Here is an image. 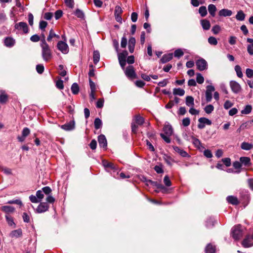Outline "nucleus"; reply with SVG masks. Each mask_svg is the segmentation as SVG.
Here are the masks:
<instances>
[{"label": "nucleus", "mask_w": 253, "mask_h": 253, "mask_svg": "<svg viewBox=\"0 0 253 253\" xmlns=\"http://www.w3.org/2000/svg\"><path fill=\"white\" fill-rule=\"evenodd\" d=\"M42 36L43 39L41 40V43L42 55L45 61H48L52 57V52L49 45L45 42L44 36L43 35Z\"/></svg>", "instance_id": "obj_1"}, {"label": "nucleus", "mask_w": 253, "mask_h": 253, "mask_svg": "<svg viewBox=\"0 0 253 253\" xmlns=\"http://www.w3.org/2000/svg\"><path fill=\"white\" fill-rule=\"evenodd\" d=\"M232 237L235 240H239L243 235V229L240 225L234 226L232 229Z\"/></svg>", "instance_id": "obj_2"}, {"label": "nucleus", "mask_w": 253, "mask_h": 253, "mask_svg": "<svg viewBox=\"0 0 253 253\" xmlns=\"http://www.w3.org/2000/svg\"><path fill=\"white\" fill-rule=\"evenodd\" d=\"M125 73L126 76L129 79H133L137 78L136 74L132 66H128L126 68Z\"/></svg>", "instance_id": "obj_3"}, {"label": "nucleus", "mask_w": 253, "mask_h": 253, "mask_svg": "<svg viewBox=\"0 0 253 253\" xmlns=\"http://www.w3.org/2000/svg\"><path fill=\"white\" fill-rule=\"evenodd\" d=\"M58 49L63 53L67 54L69 52V47L67 44L62 41H59L57 45Z\"/></svg>", "instance_id": "obj_4"}, {"label": "nucleus", "mask_w": 253, "mask_h": 253, "mask_svg": "<svg viewBox=\"0 0 253 253\" xmlns=\"http://www.w3.org/2000/svg\"><path fill=\"white\" fill-rule=\"evenodd\" d=\"M198 121L199 123L198 125V127L200 129L204 128L205 127V125H211V121L204 117L199 118Z\"/></svg>", "instance_id": "obj_5"}, {"label": "nucleus", "mask_w": 253, "mask_h": 253, "mask_svg": "<svg viewBox=\"0 0 253 253\" xmlns=\"http://www.w3.org/2000/svg\"><path fill=\"white\" fill-rule=\"evenodd\" d=\"M14 27L19 31L22 30L25 34L28 32V25L25 22H21L17 23L15 25Z\"/></svg>", "instance_id": "obj_6"}, {"label": "nucleus", "mask_w": 253, "mask_h": 253, "mask_svg": "<svg viewBox=\"0 0 253 253\" xmlns=\"http://www.w3.org/2000/svg\"><path fill=\"white\" fill-rule=\"evenodd\" d=\"M230 86L232 91L235 93H239L242 89L240 84L234 81H232L230 82Z\"/></svg>", "instance_id": "obj_7"}, {"label": "nucleus", "mask_w": 253, "mask_h": 253, "mask_svg": "<svg viewBox=\"0 0 253 253\" xmlns=\"http://www.w3.org/2000/svg\"><path fill=\"white\" fill-rule=\"evenodd\" d=\"M214 87L212 85H208L206 91V98L208 102H210L212 99V92L214 90Z\"/></svg>", "instance_id": "obj_8"}, {"label": "nucleus", "mask_w": 253, "mask_h": 253, "mask_svg": "<svg viewBox=\"0 0 253 253\" xmlns=\"http://www.w3.org/2000/svg\"><path fill=\"white\" fill-rule=\"evenodd\" d=\"M196 64L198 69L200 71H203L207 68V62L203 59L197 60Z\"/></svg>", "instance_id": "obj_9"}, {"label": "nucleus", "mask_w": 253, "mask_h": 253, "mask_svg": "<svg viewBox=\"0 0 253 253\" xmlns=\"http://www.w3.org/2000/svg\"><path fill=\"white\" fill-rule=\"evenodd\" d=\"M49 206L45 202L41 203V204L38 206L36 211L38 213H42L45 212L48 210Z\"/></svg>", "instance_id": "obj_10"}, {"label": "nucleus", "mask_w": 253, "mask_h": 253, "mask_svg": "<svg viewBox=\"0 0 253 253\" xmlns=\"http://www.w3.org/2000/svg\"><path fill=\"white\" fill-rule=\"evenodd\" d=\"M244 247L248 248L253 246V235L252 237L248 236L242 242Z\"/></svg>", "instance_id": "obj_11"}, {"label": "nucleus", "mask_w": 253, "mask_h": 253, "mask_svg": "<svg viewBox=\"0 0 253 253\" xmlns=\"http://www.w3.org/2000/svg\"><path fill=\"white\" fill-rule=\"evenodd\" d=\"M99 146L105 148L107 146V140L104 135H100L98 137Z\"/></svg>", "instance_id": "obj_12"}, {"label": "nucleus", "mask_w": 253, "mask_h": 253, "mask_svg": "<svg viewBox=\"0 0 253 253\" xmlns=\"http://www.w3.org/2000/svg\"><path fill=\"white\" fill-rule=\"evenodd\" d=\"M218 14L220 16H230L232 14V12L230 10L224 8L219 10Z\"/></svg>", "instance_id": "obj_13"}, {"label": "nucleus", "mask_w": 253, "mask_h": 253, "mask_svg": "<svg viewBox=\"0 0 253 253\" xmlns=\"http://www.w3.org/2000/svg\"><path fill=\"white\" fill-rule=\"evenodd\" d=\"M135 44V38L133 37L130 38L128 41V48L130 52L132 53L134 51Z\"/></svg>", "instance_id": "obj_14"}, {"label": "nucleus", "mask_w": 253, "mask_h": 253, "mask_svg": "<svg viewBox=\"0 0 253 253\" xmlns=\"http://www.w3.org/2000/svg\"><path fill=\"white\" fill-rule=\"evenodd\" d=\"M201 24L204 30H208L211 27L210 22L207 19L201 20Z\"/></svg>", "instance_id": "obj_15"}, {"label": "nucleus", "mask_w": 253, "mask_h": 253, "mask_svg": "<svg viewBox=\"0 0 253 253\" xmlns=\"http://www.w3.org/2000/svg\"><path fill=\"white\" fill-rule=\"evenodd\" d=\"M15 44V40L10 37L5 38L4 40V44L7 47H11Z\"/></svg>", "instance_id": "obj_16"}, {"label": "nucleus", "mask_w": 253, "mask_h": 253, "mask_svg": "<svg viewBox=\"0 0 253 253\" xmlns=\"http://www.w3.org/2000/svg\"><path fill=\"white\" fill-rule=\"evenodd\" d=\"M185 102L188 107H192L194 106V98L191 96H187L186 97Z\"/></svg>", "instance_id": "obj_17"}, {"label": "nucleus", "mask_w": 253, "mask_h": 253, "mask_svg": "<svg viewBox=\"0 0 253 253\" xmlns=\"http://www.w3.org/2000/svg\"><path fill=\"white\" fill-rule=\"evenodd\" d=\"M217 9L216 6L212 4H210L208 6V10L210 14L212 16L214 17L215 14V11H216Z\"/></svg>", "instance_id": "obj_18"}, {"label": "nucleus", "mask_w": 253, "mask_h": 253, "mask_svg": "<svg viewBox=\"0 0 253 253\" xmlns=\"http://www.w3.org/2000/svg\"><path fill=\"white\" fill-rule=\"evenodd\" d=\"M240 160L241 163L246 166H249L251 165V159L249 157H241Z\"/></svg>", "instance_id": "obj_19"}, {"label": "nucleus", "mask_w": 253, "mask_h": 253, "mask_svg": "<svg viewBox=\"0 0 253 253\" xmlns=\"http://www.w3.org/2000/svg\"><path fill=\"white\" fill-rule=\"evenodd\" d=\"M173 150L177 153H178L179 155H180L182 157H186L188 154L187 153L184 151L183 150L180 149L179 147L177 146L173 147Z\"/></svg>", "instance_id": "obj_20"}, {"label": "nucleus", "mask_w": 253, "mask_h": 253, "mask_svg": "<svg viewBox=\"0 0 253 253\" xmlns=\"http://www.w3.org/2000/svg\"><path fill=\"white\" fill-rule=\"evenodd\" d=\"M103 166L106 168H110L112 169H116V166L112 163L108 162L105 160L102 161Z\"/></svg>", "instance_id": "obj_21"}, {"label": "nucleus", "mask_w": 253, "mask_h": 253, "mask_svg": "<svg viewBox=\"0 0 253 253\" xmlns=\"http://www.w3.org/2000/svg\"><path fill=\"white\" fill-rule=\"evenodd\" d=\"M11 237L18 238L22 235V230L20 229L12 231L10 234Z\"/></svg>", "instance_id": "obj_22"}, {"label": "nucleus", "mask_w": 253, "mask_h": 253, "mask_svg": "<svg viewBox=\"0 0 253 253\" xmlns=\"http://www.w3.org/2000/svg\"><path fill=\"white\" fill-rule=\"evenodd\" d=\"M205 252L206 253H215V247L211 244H209L205 249Z\"/></svg>", "instance_id": "obj_23"}, {"label": "nucleus", "mask_w": 253, "mask_h": 253, "mask_svg": "<svg viewBox=\"0 0 253 253\" xmlns=\"http://www.w3.org/2000/svg\"><path fill=\"white\" fill-rule=\"evenodd\" d=\"M164 131L166 135L168 136L171 135L172 133V128L171 126L169 125L165 126L164 127Z\"/></svg>", "instance_id": "obj_24"}, {"label": "nucleus", "mask_w": 253, "mask_h": 253, "mask_svg": "<svg viewBox=\"0 0 253 253\" xmlns=\"http://www.w3.org/2000/svg\"><path fill=\"white\" fill-rule=\"evenodd\" d=\"M173 57L172 53H169L168 54H165L163 55L161 59V61L163 63H166L170 60Z\"/></svg>", "instance_id": "obj_25"}, {"label": "nucleus", "mask_w": 253, "mask_h": 253, "mask_svg": "<svg viewBox=\"0 0 253 253\" xmlns=\"http://www.w3.org/2000/svg\"><path fill=\"white\" fill-rule=\"evenodd\" d=\"M56 38L59 39V36L56 34L52 29H51L49 31V35L47 37V40L48 42H50L52 38Z\"/></svg>", "instance_id": "obj_26"}, {"label": "nucleus", "mask_w": 253, "mask_h": 253, "mask_svg": "<svg viewBox=\"0 0 253 253\" xmlns=\"http://www.w3.org/2000/svg\"><path fill=\"white\" fill-rule=\"evenodd\" d=\"M227 201L229 203L233 205H237L238 203V199L236 197L230 196L227 197Z\"/></svg>", "instance_id": "obj_27"}, {"label": "nucleus", "mask_w": 253, "mask_h": 253, "mask_svg": "<svg viewBox=\"0 0 253 253\" xmlns=\"http://www.w3.org/2000/svg\"><path fill=\"white\" fill-rule=\"evenodd\" d=\"M236 18L237 20L243 21L245 18V14L242 10H240L236 15Z\"/></svg>", "instance_id": "obj_28"}, {"label": "nucleus", "mask_w": 253, "mask_h": 253, "mask_svg": "<svg viewBox=\"0 0 253 253\" xmlns=\"http://www.w3.org/2000/svg\"><path fill=\"white\" fill-rule=\"evenodd\" d=\"M2 211L6 213H11L14 211V208L11 206H5L1 208Z\"/></svg>", "instance_id": "obj_29"}, {"label": "nucleus", "mask_w": 253, "mask_h": 253, "mask_svg": "<svg viewBox=\"0 0 253 253\" xmlns=\"http://www.w3.org/2000/svg\"><path fill=\"white\" fill-rule=\"evenodd\" d=\"M185 93V91L184 89H181L180 88H174L173 90V94L174 95H179V96H183Z\"/></svg>", "instance_id": "obj_30"}, {"label": "nucleus", "mask_w": 253, "mask_h": 253, "mask_svg": "<svg viewBox=\"0 0 253 253\" xmlns=\"http://www.w3.org/2000/svg\"><path fill=\"white\" fill-rule=\"evenodd\" d=\"M62 128L66 130H71L74 127V124L73 123H69L61 126Z\"/></svg>", "instance_id": "obj_31"}, {"label": "nucleus", "mask_w": 253, "mask_h": 253, "mask_svg": "<svg viewBox=\"0 0 253 253\" xmlns=\"http://www.w3.org/2000/svg\"><path fill=\"white\" fill-rule=\"evenodd\" d=\"M241 147L242 149H244L245 150H249L253 147L252 144L247 143V142H243L241 144Z\"/></svg>", "instance_id": "obj_32"}, {"label": "nucleus", "mask_w": 253, "mask_h": 253, "mask_svg": "<svg viewBox=\"0 0 253 253\" xmlns=\"http://www.w3.org/2000/svg\"><path fill=\"white\" fill-rule=\"evenodd\" d=\"M0 170L7 175H10L12 174V170L10 169L4 167L1 165H0Z\"/></svg>", "instance_id": "obj_33"}, {"label": "nucleus", "mask_w": 253, "mask_h": 253, "mask_svg": "<svg viewBox=\"0 0 253 253\" xmlns=\"http://www.w3.org/2000/svg\"><path fill=\"white\" fill-rule=\"evenodd\" d=\"M75 15L77 17L84 19V12L80 9H77L75 11Z\"/></svg>", "instance_id": "obj_34"}, {"label": "nucleus", "mask_w": 253, "mask_h": 253, "mask_svg": "<svg viewBox=\"0 0 253 253\" xmlns=\"http://www.w3.org/2000/svg\"><path fill=\"white\" fill-rule=\"evenodd\" d=\"M199 12L202 17H205L207 14V10L205 6H201L199 9Z\"/></svg>", "instance_id": "obj_35"}, {"label": "nucleus", "mask_w": 253, "mask_h": 253, "mask_svg": "<svg viewBox=\"0 0 253 253\" xmlns=\"http://www.w3.org/2000/svg\"><path fill=\"white\" fill-rule=\"evenodd\" d=\"M71 90L73 94H76L79 92V87L77 83H74L71 86Z\"/></svg>", "instance_id": "obj_36"}, {"label": "nucleus", "mask_w": 253, "mask_h": 253, "mask_svg": "<svg viewBox=\"0 0 253 253\" xmlns=\"http://www.w3.org/2000/svg\"><path fill=\"white\" fill-rule=\"evenodd\" d=\"M100 59V54L99 51H94L93 52V61L94 64L97 63Z\"/></svg>", "instance_id": "obj_37"}, {"label": "nucleus", "mask_w": 253, "mask_h": 253, "mask_svg": "<svg viewBox=\"0 0 253 253\" xmlns=\"http://www.w3.org/2000/svg\"><path fill=\"white\" fill-rule=\"evenodd\" d=\"M235 70L238 77L242 78L243 77V73L242 72L241 68L239 65L235 66Z\"/></svg>", "instance_id": "obj_38"}, {"label": "nucleus", "mask_w": 253, "mask_h": 253, "mask_svg": "<svg viewBox=\"0 0 253 253\" xmlns=\"http://www.w3.org/2000/svg\"><path fill=\"white\" fill-rule=\"evenodd\" d=\"M252 109V107L251 105H247L245 108L242 110L241 113L243 114H249Z\"/></svg>", "instance_id": "obj_39"}, {"label": "nucleus", "mask_w": 253, "mask_h": 253, "mask_svg": "<svg viewBox=\"0 0 253 253\" xmlns=\"http://www.w3.org/2000/svg\"><path fill=\"white\" fill-rule=\"evenodd\" d=\"M214 109V107L213 105L210 104L207 106H206L204 109L206 113L209 114H211Z\"/></svg>", "instance_id": "obj_40"}, {"label": "nucleus", "mask_w": 253, "mask_h": 253, "mask_svg": "<svg viewBox=\"0 0 253 253\" xmlns=\"http://www.w3.org/2000/svg\"><path fill=\"white\" fill-rule=\"evenodd\" d=\"M144 123L143 118L140 116H136L135 117V123L138 125H142Z\"/></svg>", "instance_id": "obj_41"}, {"label": "nucleus", "mask_w": 253, "mask_h": 253, "mask_svg": "<svg viewBox=\"0 0 253 253\" xmlns=\"http://www.w3.org/2000/svg\"><path fill=\"white\" fill-rule=\"evenodd\" d=\"M128 53L126 51H123L122 53L118 54L119 60H126V57Z\"/></svg>", "instance_id": "obj_42"}, {"label": "nucleus", "mask_w": 253, "mask_h": 253, "mask_svg": "<svg viewBox=\"0 0 253 253\" xmlns=\"http://www.w3.org/2000/svg\"><path fill=\"white\" fill-rule=\"evenodd\" d=\"M102 126V122L99 118H96L94 121V126L96 129H99Z\"/></svg>", "instance_id": "obj_43"}, {"label": "nucleus", "mask_w": 253, "mask_h": 253, "mask_svg": "<svg viewBox=\"0 0 253 253\" xmlns=\"http://www.w3.org/2000/svg\"><path fill=\"white\" fill-rule=\"evenodd\" d=\"M5 218L6 219V221L7 222L9 225L13 227L15 226V223L13 222V220L11 216H9L8 215H6Z\"/></svg>", "instance_id": "obj_44"}, {"label": "nucleus", "mask_w": 253, "mask_h": 253, "mask_svg": "<svg viewBox=\"0 0 253 253\" xmlns=\"http://www.w3.org/2000/svg\"><path fill=\"white\" fill-rule=\"evenodd\" d=\"M220 31H221V28L218 25H216L214 26L212 28V29H211V31L215 35L218 34L220 32Z\"/></svg>", "instance_id": "obj_45"}, {"label": "nucleus", "mask_w": 253, "mask_h": 253, "mask_svg": "<svg viewBox=\"0 0 253 253\" xmlns=\"http://www.w3.org/2000/svg\"><path fill=\"white\" fill-rule=\"evenodd\" d=\"M196 76L197 82L200 84H203L204 81V78L202 75L200 73H197Z\"/></svg>", "instance_id": "obj_46"}, {"label": "nucleus", "mask_w": 253, "mask_h": 253, "mask_svg": "<svg viewBox=\"0 0 253 253\" xmlns=\"http://www.w3.org/2000/svg\"><path fill=\"white\" fill-rule=\"evenodd\" d=\"M208 42L210 44L216 45L217 44L216 39L213 37H210L208 39Z\"/></svg>", "instance_id": "obj_47"}, {"label": "nucleus", "mask_w": 253, "mask_h": 253, "mask_svg": "<svg viewBox=\"0 0 253 253\" xmlns=\"http://www.w3.org/2000/svg\"><path fill=\"white\" fill-rule=\"evenodd\" d=\"M65 3L66 5L71 8H73L74 6V0H64Z\"/></svg>", "instance_id": "obj_48"}, {"label": "nucleus", "mask_w": 253, "mask_h": 253, "mask_svg": "<svg viewBox=\"0 0 253 253\" xmlns=\"http://www.w3.org/2000/svg\"><path fill=\"white\" fill-rule=\"evenodd\" d=\"M7 99V96L4 92H1L0 96V103H5Z\"/></svg>", "instance_id": "obj_49"}, {"label": "nucleus", "mask_w": 253, "mask_h": 253, "mask_svg": "<svg viewBox=\"0 0 253 253\" xmlns=\"http://www.w3.org/2000/svg\"><path fill=\"white\" fill-rule=\"evenodd\" d=\"M89 81L90 88V90H91L90 92H95L96 87V85H95V83L94 82H93L91 80V79H89Z\"/></svg>", "instance_id": "obj_50"}, {"label": "nucleus", "mask_w": 253, "mask_h": 253, "mask_svg": "<svg viewBox=\"0 0 253 253\" xmlns=\"http://www.w3.org/2000/svg\"><path fill=\"white\" fill-rule=\"evenodd\" d=\"M36 196L40 202L44 197V194L41 190H38L36 192Z\"/></svg>", "instance_id": "obj_51"}, {"label": "nucleus", "mask_w": 253, "mask_h": 253, "mask_svg": "<svg viewBox=\"0 0 253 253\" xmlns=\"http://www.w3.org/2000/svg\"><path fill=\"white\" fill-rule=\"evenodd\" d=\"M123 13V9L121 7V6L119 5H117L115 7V15H121Z\"/></svg>", "instance_id": "obj_52"}, {"label": "nucleus", "mask_w": 253, "mask_h": 253, "mask_svg": "<svg viewBox=\"0 0 253 253\" xmlns=\"http://www.w3.org/2000/svg\"><path fill=\"white\" fill-rule=\"evenodd\" d=\"M42 192L46 195H49L51 192V189L48 186L44 187L42 188Z\"/></svg>", "instance_id": "obj_53"}, {"label": "nucleus", "mask_w": 253, "mask_h": 253, "mask_svg": "<svg viewBox=\"0 0 253 253\" xmlns=\"http://www.w3.org/2000/svg\"><path fill=\"white\" fill-rule=\"evenodd\" d=\"M104 105V99L103 98H100L96 102V107L101 108L103 107Z\"/></svg>", "instance_id": "obj_54"}, {"label": "nucleus", "mask_w": 253, "mask_h": 253, "mask_svg": "<svg viewBox=\"0 0 253 253\" xmlns=\"http://www.w3.org/2000/svg\"><path fill=\"white\" fill-rule=\"evenodd\" d=\"M183 54H184V53L182 51V50L180 49H178L174 51V55L175 57H179L182 56L183 55Z\"/></svg>", "instance_id": "obj_55"}, {"label": "nucleus", "mask_w": 253, "mask_h": 253, "mask_svg": "<svg viewBox=\"0 0 253 253\" xmlns=\"http://www.w3.org/2000/svg\"><path fill=\"white\" fill-rule=\"evenodd\" d=\"M29 199L31 202L33 203H38L40 202L36 196L32 195L29 197Z\"/></svg>", "instance_id": "obj_56"}, {"label": "nucleus", "mask_w": 253, "mask_h": 253, "mask_svg": "<svg viewBox=\"0 0 253 253\" xmlns=\"http://www.w3.org/2000/svg\"><path fill=\"white\" fill-rule=\"evenodd\" d=\"M246 76L248 78H250L253 77V70L250 69V68L247 69L246 70Z\"/></svg>", "instance_id": "obj_57"}, {"label": "nucleus", "mask_w": 253, "mask_h": 253, "mask_svg": "<svg viewBox=\"0 0 253 253\" xmlns=\"http://www.w3.org/2000/svg\"><path fill=\"white\" fill-rule=\"evenodd\" d=\"M190 120L189 118H185L182 120V125L184 126H187L190 125Z\"/></svg>", "instance_id": "obj_58"}, {"label": "nucleus", "mask_w": 253, "mask_h": 253, "mask_svg": "<svg viewBox=\"0 0 253 253\" xmlns=\"http://www.w3.org/2000/svg\"><path fill=\"white\" fill-rule=\"evenodd\" d=\"M164 182L167 186H170L171 185V182L168 176L166 175L164 178Z\"/></svg>", "instance_id": "obj_59"}, {"label": "nucleus", "mask_w": 253, "mask_h": 253, "mask_svg": "<svg viewBox=\"0 0 253 253\" xmlns=\"http://www.w3.org/2000/svg\"><path fill=\"white\" fill-rule=\"evenodd\" d=\"M237 38L234 36H230L229 38V42L231 45H234L236 43Z\"/></svg>", "instance_id": "obj_60"}, {"label": "nucleus", "mask_w": 253, "mask_h": 253, "mask_svg": "<svg viewBox=\"0 0 253 253\" xmlns=\"http://www.w3.org/2000/svg\"><path fill=\"white\" fill-rule=\"evenodd\" d=\"M127 44V39L126 37H123L122 38L121 45L123 48H125Z\"/></svg>", "instance_id": "obj_61"}, {"label": "nucleus", "mask_w": 253, "mask_h": 253, "mask_svg": "<svg viewBox=\"0 0 253 253\" xmlns=\"http://www.w3.org/2000/svg\"><path fill=\"white\" fill-rule=\"evenodd\" d=\"M40 40V37L38 35H34L30 38V40L33 42H38Z\"/></svg>", "instance_id": "obj_62"}, {"label": "nucleus", "mask_w": 253, "mask_h": 253, "mask_svg": "<svg viewBox=\"0 0 253 253\" xmlns=\"http://www.w3.org/2000/svg\"><path fill=\"white\" fill-rule=\"evenodd\" d=\"M30 129L27 127H25L23 128V129L22 130V135H23L24 136H25L26 137L27 136H28L30 134Z\"/></svg>", "instance_id": "obj_63"}, {"label": "nucleus", "mask_w": 253, "mask_h": 253, "mask_svg": "<svg viewBox=\"0 0 253 253\" xmlns=\"http://www.w3.org/2000/svg\"><path fill=\"white\" fill-rule=\"evenodd\" d=\"M62 14H63V12H62V10H57L55 13V19L57 20L59 19L62 16Z\"/></svg>", "instance_id": "obj_64"}]
</instances>
